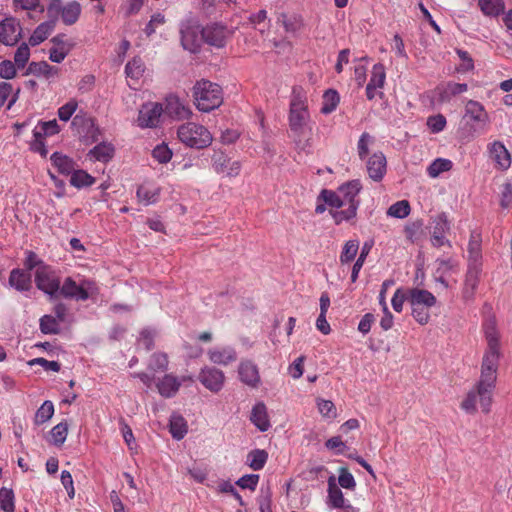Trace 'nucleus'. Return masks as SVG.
Segmentation results:
<instances>
[{
	"mask_svg": "<svg viewBox=\"0 0 512 512\" xmlns=\"http://www.w3.org/2000/svg\"><path fill=\"white\" fill-rule=\"evenodd\" d=\"M309 118L306 98L300 90L294 88L290 102L289 127L296 146L301 150H306V148L310 147L309 140L304 139Z\"/></svg>",
	"mask_w": 512,
	"mask_h": 512,
	"instance_id": "nucleus-1",
	"label": "nucleus"
},
{
	"mask_svg": "<svg viewBox=\"0 0 512 512\" xmlns=\"http://www.w3.org/2000/svg\"><path fill=\"white\" fill-rule=\"evenodd\" d=\"M498 359V350H488L483 357L481 376L477 388L480 405L484 413H489L490 411L492 392L496 382Z\"/></svg>",
	"mask_w": 512,
	"mask_h": 512,
	"instance_id": "nucleus-2",
	"label": "nucleus"
},
{
	"mask_svg": "<svg viewBox=\"0 0 512 512\" xmlns=\"http://www.w3.org/2000/svg\"><path fill=\"white\" fill-rule=\"evenodd\" d=\"M193 97L196 107L202 112H210L223 102L221 87L204 79L197 81L194 85Z\"/></svg>",
	"mask_w": 512,
	"mask_h": 512,
	"instance_id": "nucleus-3",
	"label": "nucleus"
},
{
	"mask_svg": "<svg viewBox=\"0 0 512 512\" xmlns=\"http://www.w3.org/2000/svg\"><path fill=\"white\" fill-rule=\"evenodd\" d=\"M179 140L190 148L203 149L211 145L213 137L203 125L187 122L178 127Z\"/></svg>",
	"mask_w": 512,
	"mask_h": 512,
	"instance_id": "nucleus-4",
	"label": "nucleus"
},
{
	"mask_svg": "<svg viewBox=\"0 0 512 512\" xmlns=\"http://www.w3.org/2000/svg\"><path fill=\"white\" fill-rule=\"evenodd\" d=\"M35 283L39 290L48 294L51 299L57 298L60 290V280L55 276L50 266H41L35 272Z\"/></svg>",
	"mask_w": 512,
	"mask_h": 512,
	"instance_id": "nucleus-5",
	"label": "nucleus"
},
{
	"mask_svg": "<svg viewBox=\"0 0 512 512\" xmlns=\"http://www.w3.org/2000/svg\"><path fill=\"white\" fill-rule=\"evenodd\" d=\"M431 244L434 247L448 245L451 247L450 241L446 238V234L450 232L451 223L445 212H442L431 218Z\"/></svg>",
	"mask_w": 512,
	"mask_h": 512,
	"instance_id": "nucleus-6",
	"label": "nucleus"
},
{
	"mask_svg": "<svg viewBox=\"0 0 512 512\" xmlns=\"http://www.w3.org/2000/svg\"><path fill=\"white\" fill-rule=\"evenodd\" d=\"M233 32L221 23H211L202 27L203 42L215 48L225 47Z\"/></svg>",
	"mask_w": 512,
	"mask_h": 512,
	"instance_id": "nucleus-7",
	"label": "nucleus"
},
{
	"mask_svg": "<svg viewBox=\"0 0 512 512\" xmlns=\"http://www.w3.org/2000/svg\"><path fill=\"white\" fill-rule=\"evenodd\" d=\"M164 112L160 103L148 102L141 106L137 122L141 128H155L160 123V118Z\"/></svg>",
	"mask_w": 512,
	"mask_h": 512,
	"instance_id": "nucleus-8",
	"label": "nucleus"
},
{
	"mask_svg": "<svg viewBox=\"0 0 512 512\" xmlns=\"http://www.w3.org/2000/svg\"><path fill=\"white\" fill-rule=\"evenodd\" d=\"M198 380L209 391L218 393L224 387L225 375L216 367L205 366L199 372Z\"/></svg>",
	"mask_w": 512,
	"mask_h": 512,
	"instance_id": "nucleus-9",
	"label": "nucleus"
},
{
	"mask_svg": "<svg viewBox=\"0 0 512 512\" xmlns=\"http://www.w3.org/2000/svg\"><path fill=\"white\" fill-rule=\"evenodd\" d=\"M20 22L14 17H7L0 22V42L14 46L22 38Z\"/></svg>",
	"mask_w": 512,
	"mask_h": 512,
	"instance_id": "nucleus-10",
	"label": "nucleus"
},
{
	"mask_svg": "<svg viewBox=\"0 0 512 512\" xmlns=\"http://www.w3.org/2000/svg\"><path fill=\"white\" fill-rule=\"evenodd\" d=\"M202 42V27L200 25L189 24L181 29V43L185 50L198 53Z\"/></svg>",
	"mask_w": 512,
	"mask_h": 512,
	"instance_id": "nucleus-11",
	"label": "nucleus"
},
{
	"mask_svg": "<svg viewBox=\"0 0 512 512\" xmlns=\"http://www.w3.org/2000/svg\"><path fill=\"white\" fill-rule=\"evenodd\" d=\"M238 374L241 382L251 388H257L261 383L259 369L251 360H243L240 362Z\"/></svg>",
	"mask_w": 512,
	"mask_h": 512,
	"instance_id": "nucleus-12",
	"label": "nucleus"
},
{
	"mask_svg": "<svg viewBox=\"0 0 512 512\" xmlns=\"http://www.w3.org/2000/svg\"><path fill=\"white\" fill-rule=\"evenodd\" d=\"M54 47L50 49L49 59L55 63H61L72 50L74 44L66 38L65 34H59L51 39Z\"/></svg>",
	"mask_w": 512,
	"mask_h": 512,
	"instance_id": "nucleus-13",
	"label": "nucleus"
},
{
	"mask_svg": "<svg viewBox=\"0 0 512 512\" xmlns=\"http://www.w3.org/2000/svg\"><path fill=\"white\" fill-rule=\"evenodd\" d=\"M386 165V157L382 152L372 154L366 163L369 177L374 181L382 180L386 173Z\"/></svg>",
	"mask_w": 512,
	"mask_h": 512,
	"instance_id": "nucleus-14",
	"label": "nucleus"
},
{
	"mask_svg": "<svg viewBox=\"0 0 512 512\" xmlns=\"http://www.w3.org/2000/svg\"><path fill=\"white\" fill-rule=\"evenodd\" d=\"M156 388L159 394L164 398H172L179 391L182 381L173 374H165L162 378L156 381Z\"/></svg>",
	"mask_w": 512,
	"mask_h": 512,
	"instance_id": "nucleus-15",
	"label": "nucleus"
},
{
	"mask_svg": "<svg viewBox=\"0 0 512 512\" xmlns=\"http://www.w3.org/2000/svg\"><path fill=\"white\" fill-rule=\"evenodd\" d=\"M436 297L428 290L411 288L408 289V303L410 306H424L431 308L436 304Z\"/></svg>",
	"mask_w": 512,
	"mask_h": 512,
	"instance_id": "nucleus-16",
	"label": "nucleus"
},
{
	"mask_svg": "<svg viewBox=\"0 0 512 512\" xmlns=\"http://www.w3.org/2000/svg\"><path fill=\"white\" fill-rule=\"evenodd\" d=\"M490 157L501 170H507L511 165V156L504 144L495 141L490 145Z\"/></svg>",
	"mask_w": 512,
	"mask_h": 512,
	"instance_id": "nucleus-17",
	"label": "nucleus"
},
{
	"mask_svg": "<svg viewBox=\"0 0 512 512\" xmlns=\"http://www.w3.org/2000/svg\"><path fill=\"white\" fill-rule=\"evenodd\" d=\"M59 294L65 298L82 301L89 298L88 291L83 286L77 285L71 277L66 278L63 285L60 286Z\"/></svg>",
	"mask_w": 512,
	"mask_h": 512,
	"instance_id": "nucleus-18",
	"label": "nucleus"
},
{
	"mask_svg": "<svg viewBox=\"0 0 512 512\" xmlns=\"http://www.w3.org/2000/svg\"><path fill=\"white\" fill-rule=\"evenodd\" d=\"M482 271V265L469 264L468 271L465 277V283L463 288V297L465 299H471L474 296V292L478 286L479 277Z\"/></svg>",
	"mask_w": 512,
	"mask_h": 512,
	"instance_id": "nucleus-19",
	"label": "nucleus"
},
{
	"mask_svg": "<svg viewBox=\"0 0 512 512\" xmlns=\"http://www.w3.org/2000/svg\"><path fill=\"white\" fill-rule=\"evenodd\" d=\"M209 360L218 365L227 366L237 360V352L233 347L226 346L222 348H214L208 351Z\"/></svg>",
	"mask_w": 512,
	"mask_h": 512,
	"instance_id": "nucleus-20",
	"label": "nucleus"
},
{
	"mask_svg": "<svg viewBox=\"0 0 512 512\" xmlns=\"http://www.w3.org/2000/svg\"><path fill=\"white\" fill-rule=\"evenodd\" d=\"M9 285L20 292L29 291L32 288L31 274L22 269L15 268L10 272Z\"/></svg>",
	"mask_w": 512,
	"mask_h": 512,
	"instance_id": "nucleus-21",
	"label": "nucleus"
},
{
	"mask_svg": "<svg viewBox=\"0 0 512 512\" xmlns=\"http://www.w3.org/2000/svg\"><path fill=\"white\" fill-rule=\"evenodd\" d=\"M328 489H327V505L331 508L338 509L345 505L347 502L344 498V494L336 483L334 475L328 478Z\"/></svg>",
	"mask_w": 512,
	"mask_h": 512,
	"instance_id": "nucleus-22",
	"label": "nucleus"
},
{
	"mask_svg": "<svg viewBox=\"0 0 512 512\" xmlns=\"http://www.w3.org/2000/svg\"><path fill=\"white\" fill-rule=\"evenodd\" d=\"M362 189V185H361V182L360 180L358 179H355V180H351V181H348L344 184H342L339 188H338V192L340 195H342V200L345 201V204H354V203H358L359 204V200L356 199L357 195L359 194V192L361 191Z\"/></svg>",
	"mask_w": 512,
	"mask_h": 512,
	"instance_id": "nucleus-23",
	"label": "nucleus"
},
{
	"mask_svg": "<svg viewBox=\"0 0 512 512\" xmlns=\"http://www.w3.org/2000/svg\"><path fill=\"white\" fill-rule=\"evenodd\" d=\"M250 420L262 432L269 429L270 423L267 408L263 402H259L253 407Z\"/></svg>",
	"mask_w": 512,
	"mask_h": 512,
	"instance_id": "nucleus-24",
	"label": "nucleus"
},
{
	"mask_svg": "<svg viewBox=\"0 0 512 512\" xmlns=\"http://www.w3.org/2000/svg\"><path fill=\"white\" fill-rule=\"evenodd\" d=\"M465 115L470 117L471 120L483 125L489 121V117L484 106L475 100L467 101L465 105Z\"/></svg>",
	"mask_w": 512,
	"mask_h": 512,
	"instance_id": "nucleus-25",
	"label": "nucleus"
},
{
	"mask_svg": "<svg viewBox=\"0 0 512 512\" xmlns=\"http://www.w3.org/2000/svg\"><path fill=\"white\" fill-rule=\"evenodd\" d=\"M72 126L81 127L83 130L82 132L85 131V137H91L92 142H96L98 140L100 131L99 128L95 126L92 118L76 115L72 120Z\"/></svg>",
	"mask_w": 512,
	"mask_h": 512,
	"instance_id": "nucleus-26",
	"label": "nucleus"
},
{
	"mask_svg": "<svg viewBox=\"0 0 512 512\" xmlns=\"http://www.w3.org/2000/svg\"><path fill=\"white\" fill-rule=\"evenodd\" d=\"M163 110L171 117L182 119L188 116L190 111L180 102L176 96H169L165 101Z\"/></svg>",
	"mask_w": 512,
	"mask_h": 512,
	"instance_id": "nucleus-27",
	"label": "nucleus"
},
{
	"mask_svg": "<svg viewBox=\"0 0 512 512\" xmlns=\"http://www.w3.org/2000/svg\"><path fill=\"white\" fill-rule=\"evenodd\" d=\"M50 160L57 168L58 172L63 175H69L75 171V162L73 159L62 153L54 152L51 155Z\"/></svg>",
	"mask_w": 512,
	"mask_h": 512,
	"instance_id": "nucleus-28",
	"label": "nucleus"
},
{
	"mask_svg": "<svg viewBox=\"0 0 512 512\" xmlns=\"http://www.w3.org/2000/svg\"><path fill=\"white\" fill-rule=\"evenodd\" d=\"M277 22L281 23L286 32L295 33L303 27V18L299 14L280 13Z\"/></svg>",
	"mask_w": 512,
	"mask_h": 512,
	"instance_id": "nucleus-29",
	"label": "nucleus"
},
{
	"mask_svg": "<svg viewBox=\"0 0 512 512\" xmlns=\"http://www.w3.org/2000/svg\"><path fill=\"white\" fill-rule=\"evenodd\" d=\"M187 422L180 414H172L170 417L169 431L176 440H181L187 434Z\"/></svg>",
	"mask_w": 512,
	"mask_h": 512,
	"instance_id": "nucleus-30",
	"label": "nucleus"
},
{
	"mask_svg": "<svg viewBox=\"0 0 512 512\" xmlns=\"http://www.w3.org/2000/svg\"><path fill=\"white\" fill-rule=\"evenodd\" d=\"M58 68L49 65L46 61L31 62L27 68L25 75L33 74L36 76L44 75L46 78L57 75Z\"/></svg>",
	"mask_w": 512,
	"mask_h": 512,
	"instance_id": "nucleus-31",
	"label": "nucleus"
},
{
	"mask_svg": "<svg viewBox=\"0 0 512 512\" xmlns=\"http://www.w3.org/2000/svg\"><path fill=\"white\" fill-rule=\"evenodd\" d=\"M81 13V5L77 1L68 2L61 10V19L66 25L77 22Z\"/></svg>",
	"mask_w": 512,
	"mask_h": 512,
	"instance_id": "nucleus-32",
	"label": "nucleus"
},
{
	"mask_svg": "<svg viewBox=\"0 0 512 512\" xmlns=\"http://www.w3.org/2000/svg\"><path fill=\"white\" fill-rule=\"evenodd\" d=\"M169 360L166 353L163 352H155L150 356L148 362V370L155 373L165 372L168 369Z\"/></svg>",
	"mask_w": 512,
	"mask_h": 512,
	"instance_id": "nucleus-33",
	"label": "nucleus"
},
{
	"mask_svg": "<svg viewBox=\"0 0 512 512\" xmlns=\"http://www.w3.org/2000/svg\"><path fill=\"white\" fill-rule=\"evenodd\" d=\"M53 24L51 22H43L39 24L32 35L29 38V44L31 46H37L45 41L53 30Z\"/></svg>",
	"mask_w": 512,
	"mask_h": 512,
	"instance_id": "nucleus-34",
	"label": "nucleus"
},
{
	"mask_svg": "<svg viewBox=\"0 0 512 512\" xmlns=\"http://www.w3.org/2000/svg\"><path fill=\"white\" fill-rule=\"evenodd\" d=\"M89 155L95 160L108 162L114 155V147L111 144L103 142L91 149Z\"/></svg>",
	"mask_w": 512,
	"mask_h": 512,
	"instance_id": "nucleus-35",
	"label": "nucleus"
},
{
	"mask_svg": "<svg viewBox=\"0 0 512 512\" xmlns=\"http://www.w3.org/2000/svg\"><path fill=\"white\" fill-rule=\"evenodd\" d=\"M481 11L487 16H498L504 11L503 0H479Z\"/></svg>",
	"mask_w": 512,
	"mask_h": 512,
	"instance_id": "nucleus-36",
	"label": "nucleus"
},
{
	"mask_svg": "<svg viewBox=\"0 0 512 512\" xmlns=\"http://www.w3.org/2000/svg\"><path fill=\"white\" fill-rule=\"evenodd\" d=\"M469 264L482 265L481 240L479 235L472 234L468 244Z\"/></svg>",
	"mask_w": 512,
	"mask_h": 512,
	"instance_id": "nucleus-37",
	"label": "nucleus"
},
{
	"mask_svg": "<svg viewBox=\"0 0 512 512\" xmlns=\"http://www.w3.org/2000/svg\"><path fill=\"white\" fill-rule=\"evenodd\" d=\"M339 101L340 97L338 92L334 89H328L327 91H325L323 95V104L321 107V112L323 114L332 113L339 104Z\"/></svg>",
	"mask_w": 512,
	"mask_h": 512,
	"instance_id": "nucleus-38",
	"label": "nucleus"
},
{
	"mask_svg": "<svg viewBox=\"0 0 512 512\" xmlns=\"http://www.w3.org/2000/svg\"><path fill=\"white\" fill-rule=\"evenodd\" d=\"M95 179L84 170H75L70 178V184L76 188L91 186Z\"/></svg>",
	"mask_w": 512,
	"mask_h": 512,
	"instance_id": "nucleus-39",
	"label": "nucleus"
},
{
	"mask_svg": "<svg viewBox=\"0 0 512 512\" xmlns=\"http://www.w3.org/2000/svg\"><path fill=\"white\" fill-rule=\"evenodd\" d=\"M452 166H453V163L451 160L444 159V158H437L430 164L427 171H428V174L430 177L436 178L442 172L449 171L452 168Z\"/></svg>",
	"mask_w": 512,
	"mask_h": 512,
	"instance_id": "nucleus-40",
	"label": "nucleus"
},
{
	"mask_svg": "<svg viewBox=\"0 0 512 512\" xmlns=\"http://www.w3.org/2000/svg\"><path fill=\"white\" fill-rule=\"evenodd\" d=\"M268 459V453L262 449H254L248 454L249 466L255 470H261Z\"/></svg>",
	"mask_w": 512,
	"mask_h": 512,
	"instance_id": "nucleus-41",
	"label": "nucleus"
},
{
	"mask_svg": "<svg viewBox=\"0 0 512 512\" xmlns=\"http://www.w3.org/2000/svg\"><path fill=\"white\" fill-rule=\"evenodd\" d=\"M410 211L411 207L409 202L407 200H400L388 208L387 215L394 218L403 219L409 215Z\"/></svg>",
	"mask_w": 512,
	"mask_h": 512,
	"instance_id": "nucleus-42",
	"label": "nucleus"
},
{
	"mask_svg": "<svg viewBox=\"0 0 512 512\" xmlns=\"http://www.w3.org/2000/svg\"><path fill=\"white\" fill-rule=\"evenodd\" d=\"M0 508L4 512L15 511V496L12 489L5 487L0 489Z\"/></svg>",
	"mask_w": 512,
	"mask_h": 512,
	"instance_id": "nucleus-43",
	"label": "nucleus"
},
{
	"mask_svg": "<svg viewBox=\"0 0 512 512\" xmlns=\"http://www.w3.org/2000/svg\"><path fill=\"white\" fill-rule=\"evenodd\" d=\"M319 200H323L325 204L334 207L340 208L345 205V201L342 200L339 192H334L332 190L323 189L318 197Z\"/></svg>",
	"mask_w": 512,
	"mask_h": 512,
	"instance_id": "nucleus-44",
	"label": "nucleus"
},
{
	"mask_svg": "<svg viewBox=\"0 0 512 512\" xmlns=\"http://www.w3.org/2000/svg\"><path fill=\"white\" fill-rule=\"evenodd\" d=\"M54 414V405L51 401H45L40 408L36 411L34 423L41 425L51 419Z\"/></svg>",
	"mask_w": 512,
	"mask_h": 512,
	"instance_id": "nucleus-45",
	"label": "nucleus"
},
{
	"mask_svg": "<svg viewBox=\"0 0 512 512\" xmlns=\"http://www.w3.org/2000/svg\"><path fill=\"white\" fill-rule=\"evenodd\" d=\"M159 196L158 189H151L146 185H140L137 189V197L145 205L155 203Z\"/></svg>",
	"mask_w": 512,
	"mask_h": 512,
	"instance_id": "nucleus-46",
	"label": "nucleus"
},
{
	"mask_svg": "<svg viewBox=\"0 0 512 512\" xmlns=\"http://www.w3.org/2000/svg\"><path fill=\"white\" fill-rule=\"evenodd\" d=\"M40 330L44 334H59V321L51 315H44L40 318Z\"/></svg>",
	"mask_w": 512,
	"mask_h": 512,
	"instance_id": "nucleus-47",
	"label": "nucleus"
},
{
	"mask_svg": "<svg viewBox=\"0 0 512 512\" xmlns=\"http://www.w3.org/2000/svg\"><path fill=\"white\" fill-rule=\"evenodd\" d=\"M359 249V243L356 240H349L345 243L340 255L342 264L349 263L354 260Z\"/></svg>",
	"mask_w": 512,
	"mask_h": 512,
	"instance_id": "nucleus-48",
	"label": "nucleus"
},
{
	"mask_svg": "<svg viewBox=\"0 0 512 512\" xmlns=\"http://www.w3.org/2000/svg\"><path fill=\"white\" fill-rule=\"evenodd\" d=\"M379 303L383 310V317L381 318L380 326L383 330L387 331L393 326V315L387 307L386 300L384 298V290L379 293Z\"/></svg>",
	"mask_w": 512,
	"mask_h": 512,
	"instance_id": "nucleus-49",
	"label": "nucleus"
},
{
	"mask_svg": "<svg viewBox=\"0 0 512 512\" xmlns=\"http://www.w3.org/2000/svg\"><path fill=\"white\" fill-rule=\"evenodd\" d=\"M144 72V64L140 58H133L125 66L127 77L138 79Z\"/></svg>",
	"mask_w": 512,
	"mask_h": 512,
	"instance_id": "nucleus-50",
	"label": "nucleus"
},
{
	"mask_svg": "<svg viewBox=\"0 0 512 512\" xmlns=\"http://www.w3.org/2000/svg\"><path fill=\"white\" fill-rule=\"evenodd\" d=\"M358 209V203L350 204L348 205V208L346 210L341 211H330L333 219L335 220L336 224H340L342 221L350 220L356 216V212Z\"/></svg>",
	"mask_w": 512,
	"mask_h": 512,
	"instance_id": "nucleus-51",
	"label": "nucleus"
},
{
	"mask_svg": "<svg viewBox=\"0 0 512 512\" xmlns=\"http://www.w3.org/2000/svg\"><path fill=\"white\" fill-rule=\"evenodd\" d=\"M370 249H371V245L368 244L367 242L364 243V245L361 249V253L352 267L351 281L353 283L356 282L359 272H360L361 268L363 267V264L365 262L367 255L369 254Z\"/></svg>",
	"mask_w": 512,
	"mask_h": 512,
	"instance_id": "nucleus-52",
	"label": "nucleus"
},
{
	"mask_svg": "<svg viewBox=\"0 0 512 512\" xmlns=\"http://www.w3.org/2000/svg\"><path fill=\"white\" fill-rule=\"evenodd\" d=\"M374 143V137L369 133L364 132L361 134L357 143V152L361 160H364L369 154V145Z\"/></svg>",
	"mask_w": 512,
	"mask_h": 512,
	"instance_id": "nucleus-53",
	"label": "nucleus"
},
{
	"mask_svg": "<svg viewBox=\"0 0 512 512\" xmlns=\"http://www.w3.org/2000/svg\"><path fill=\"white\" fill-rule=\"evenodd\" d=\"M338 473V483L342 488L347 490H354L356 488V481L346 467H340Z\"/></svg>",
	"mask_w": 512,
	"mask_h": 512,
	"instance_id": "nucleus-54",
	"label": "nucleus"
},
{
	"mask_svg": "<svg viewBox=\"0 0 512 512\" xmlns=\"http://www.w3.org/2000/svg\"><path fill=\"white\" fill-rule=\"evenodd\" d=\"M68 434V425L66 422H61L54 426L51 430V436L53 439V444L56 446H61L67 437Z\"/></svg>",
	"mask_w": 512,
	"mask_h": 512,
	"instance_id": "nucleus-55",
	"label": "nucleus"
},
{
	"mask_svg": "<svg viewBox=\"0 0 512 512\" xmlns=\"http://www.w3.org/2000/svg\"><path fill=\"white\" fill-rule=\"evenodd\" d=\"M386 79L385 68L383 64L377 63L372 68V75L369 81V84L376 86L378 88H382L384 86Z\"/></svg>",
	"mask_w": 512,
	"mask_h": 512,
	"instance_id": "nucleus-56",
	"label": "nucleus"
},
{
	"mask_svg": "<svg viewBox=\"0 0 512 512\" xmlns=\"http://www.w3.org/2000/svg\"><path fill=\"white\" fill-rule=\"evenodd\" d=\"M172 155L171 149L165 143L157 145L152 151V156L161 164L168 163Z\"/></svg>",
	"mask_w": 512,
	"mask_h": 512,
	"instance_id": "nucleus-57",
	"label": "nucleus"
},
{
	"mask_svg": "<svg viewBox=\"0 0 512 512\" xmlns=\"http://www.w3.org/2000/svg\"><path fill=\"white\" fill-rule=\"evenodd\" d=\"M30 57V49L27 43H22L16 50L14 54V63L17 65V68H24L28 63Z\"/></svg>",
	"mask_w": 512,
	"mask_h": 512,
	"instance_id": "nucleus-58",
	"label": "nucleus"
},
{
	"mask_svg": "<svg viewBox=\"0 0 512 512\" xmlns=\"http://www.w3.org/2000/svg\"><path fill=\"white\" fill-rule=\"evenodd\" d=\"M33 136H34V140L30 146L31 150L33 152L39 153L42 157H46L48 151L46 149V146L44 143V137H43L42 133L39 132L38 130H34Z\"/></svg>",
	"mask_w": 512,
	"mask_h": 512,
	"instance_id": "nucleus-59",
	"label": "nucleus"
},
{
	"mask_svg": "<svg viewBox=\"0 0 512 512\" xmlns=\"http://www.w3.org/2000/svg\"><path fill=\"white\" fill-rule=\"evenodd\" d=\"M318 410L323 417L335 418L337 416L336 407L330 400L319 399L317 402Z\"/></svg>",
	"mask_w": 512,
	"mask_h": 512,
	"instance_id": "nucleus-60",
	"label": "nucleus"
},
{
	"mask_svg": "<svg viewBox=\"0 0 512 512\" xmlns=\"http://www.w3.org/2000/svg\"><path fill=\"white\" fill-rule=\"evenodd\" d=\"M427 126L433 133L441 132L446 126V118L442 114L428 117Z\"/></svg>",
	"mask_w": 512,
	"mask_h": 512,
	"instance_id": "nucleus-61",
	"label": "nucleus"
},
{
	"mask_svg": "<svg viewBox=\"0 0 512 512\" xmlns=\"http://www.w3.org/2000/svg\"><path fill=\"white\" fill-rule=\"evenodd\" d=\"M17 65L10 60H3L0 62V78L9 80L13 79L16 74Z\"/></svg>",
	"mask_w": 512,
	"mask_h": 512,
	"instance_id": "nucleus-62",
	"label": "nucleus"
},
{
	"mask_svg": "<svg viewBox=\"0 0 512 512\" xmlns=\"http://www.w3.org/2000/svg\"><path fill=\"white\" fill-rule=\"evenodd\" d=\"M229 158L223 152H217L212 157V165L217 173H224L229 164Z\"/></svg>",
	"mask_w": 512,
	"mask_h": 512,
	"instance_id": "nucleus-63",
	"label": "nucleus"
},
{
	"mask_svg": "<svg viewBox=\"0 0 512 512\" xmlns=\"http://www.w3.org/2000/svg\"><path fill=\"white\" fill-rule=\"evenodd\" d=\"M429 309L424 306H411V314L420 325H425L430 319Z\"/></svg>",
	"mask_w": 512,
	"mask_h": 512,
	"instance_id": "nucleus-64",
	"label": "nucleus"
}]
</instances>
